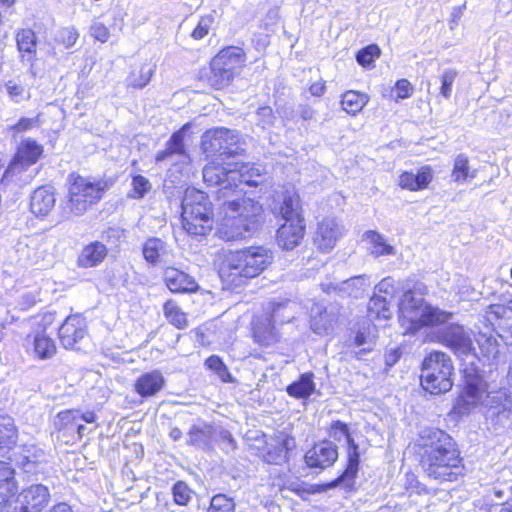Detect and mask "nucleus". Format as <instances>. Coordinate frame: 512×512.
I'll return each instance as SVG.
<instances>
[{"mask_svg":"<svg viewBox=\"0 0 512 512\" xmlns=\"http://www.w3.org/2000/svg\"><path fill=\"white\" fill-rule=\"evenodd\" d=\"M232 163L223 166L220 163H209L203 169V180L208 186H218V200H222V215L218 227V235L225 241H237L252 232L260 221L262 206L259 202L244 196L243 188H239L228 172Z\"/></svg>","mask_w":512,"mask_h":512,"instance_id":"1","label":"nucleus"},{"mask_svg":"<svg viewBox=\"0 0 512 512\" xmlns=\"http://www.w3.org/2000/svg\"><path fill=\"white\" fill-rule=\"evenodd\" d=\"M420 463L428 477L453 481L461 474L460 455L450 435L440 429L421 431L419 440Z\"/></svg>","mask_w":512,"mask_h":512,"instance_id":"2","label":"nucleus"},{"mask_svg":"<svg viewBox=\"0 0 512 512\" xmlns=\"http://www.w3.org/2000/svg\"><path fill=\"white\" fill-rule=\"evenodd\" d=\"M272 262L273 253L264 246L229 251L222 261L220 277L227 284L241 286L259 276Z\"/></svg>","mask_w":512,"mask_h":512,"instance_id":"3","label":"nucleus"},{"mask_svg":"<svg viewBox=\"0 0 512 512\" xmlns=\"http://www.w3.org/2000/svg\"><path fill=\"white\" fill-rule=\"evenodd\" d=\"M452 313L425 302L416 292H405L399 303V322L404 333H415L423 327H434L447 323Z\"/></svg>","mask_w":512,"mask_h":512,"instance_id":"4","label":"nucleus"},{"mask_svg":"<svg viewBox=\"0 0 512 512\" xmlns=\"http://www.w3.org/2000/svg\"><path fill=\"white\" fill-rule=\"evenodd\" d=\"M68 192L62 203L63 212L68 216H82L97 204L107 188L103 180H92L79 174L68 176Z\"/></svg>","mask_w":512,"mask_h":512,"instance_id":"5","label":"nucleus"},{"mask_svg":"<svg viewBox=\"0 0 512 512\" xmlns=\"http://www.w3.org/2000/svg\"><path fill=\"white\" fill-rule=\"evenodd\" d=\"M213 223V207L208 196L196 188H187L182 200L183 229L193 236H205Z\"/></svg>","mask_w":512,"mask_h":512,"instance_id":"6","label":"nucleus"},{"mask_svg":"<svg viewBox=\"0 0 512 512\" xmlns=\"http://www.w3.org/2000/svg\"><path fill=\"white\" fill-rule=\"evenodd\" d=\"M453 372L451 358L444 352L433 351L422 362L421 385L431 394L446 393L453 386Z\"/></svg>","mask_w":512,"mask_h":512,"instance_id":"7","label":"nucleus"},{"mask_svg":"<svg viewBox=\"0 0 512 512\" xmlns=\"http://www.w3.org/2000/svg\"><path fill=\"white\" fill-rule=\"evenodd\" d=\"M503 400H507V395L504 392L487 393L482 380L474 377L466 381L465 391L458 399L457 407L462 413L468 412L480 403L491 408H497L502 405V408L505 410L507 407L502 403Z\"/></svg>","mask_w":512,"mask_h":512,"instance_id":"8","label":"nucleus"},{"mask_svg":"<svg viewBox=\"0 0 512 512\" xmlns=\"http://www.w3.org/2000/svg\"><path fill=\"white\" fill-rule=\"evenodd\" d=\"M239 141V135L235 130L218 127L207 130L202 136V148L205 153L219 156L233 155L237 153L233 148Z\"/></svg>","mask_w":512,"mask_h":512,"instance_id":"9","label":"nucleus"},{"mask_svg":"<svg viewBox=\"0 0 512 512\" xmlns=\"http://www.w3.org/2000/svg\"><path fill=\"white\" fill-rule=\"evenodd\" d=\"M330 436L337 441L345 439L348 443V465L343 474L337 479V484H343L347 488H351L354 484L359 466L358 447L354 440L350 437L348 427L340 421H334L330 427Z\"/></svg>","mask_w":512,"mask_h":512,"instance_id":"10","label":"nucleus"},{"mask_svg":"<svg viewBox=\"0 0 512 512\" xmlns=\"http://www.w3.org/2000/svg\"><path fill=\"white\" fill-rule=\"evenodd\" d=\"M59 338L64 348L82 350L87 342L85 319L80 315H71L59 328Z\"/></svg>","mask_w":512,"mask_h":512,"instance_id":"11","label":"nucleus"},{"mask_svg":"<svg viewBox=\"0 0 512 512\" xmlns=\"http://www.w3.org/2000/svg\"><path fill=\"white\" fill-rule=\"evenodd\" d=\"M43 152L42 146L31 139L24 140L18 147L13 162L6 169L2 181L24 171L25 168L35 164Z\"/></svg>","mask_w":512,"mask_h":512,"instance_id":"12","label":"nucleus"},{"mask_svg":"<svg viewBox=\"0 0 512 512\" xmlns=\"http://www.w3.org/2000/svg\"><path fill=\"white\" fill-rule=\"evenodd\" d=\"M343 235V227L334 218H324L318 222L314 243L322 252L331 251Z\"/></svg>","mask_w":512,"mask_h":512,"instance_id":"13","label":"nucleus"},{"mask_svg":"<svg viewBox=\"0 0 512 512\" xmlns=\"http://www.w3.org/2000/svg\"><path fill=\"white\" fill-rule=\"evenodd\" d=\"M294 438L284 432L275 433L266 441V452L263 458L266 462L279 465L287 460V454L294 449Z\"/></svg>","mask_w":512,"mask_h":512,"instance_id":"14","label":"nucleus"},{"mask_svg":"<svg viewBox=\"0 0 512 512\" xmlns=\"http://www.w3.org/2000/svg\"><path fill=\"white\" fill-rule=\"evenodd\" d=\"M337 458V447L330 441H322L315 444L305 454L307 466L319 470L332 466Z\"/></svg>","mask_w":512,"mask_h":512,"instance_id":"15","label":"nucleus"},{"mask_svg":"<svg viewBox=\"0 0 512 512\" xmlns=\"http://www.w3.org/2000/svg\"><path fill=\"white\" fill-rule=\"evenodd\" d=\"M50 493L42 484L31 485L18 496L21 512H41L49 503Z\"/></svg>","mask_w":512,"mask_h":512,"instance_id":"16","label":"nucleus"},{"mask_svg":"<svg viewBox=\"0 0 512 512\" xmlns=\"http://www.w3.org/2000/svg\"><path fill=\"white\" fill-rule=\"evenodd\" d=\"M265 169L260 164L250 163H232V169L228 172V177L232 178L234 183L243 188V185L257 186L261 183Z\"/></svg>","mask_w":512,"mask_h":512,"instance_id":"17","label":"nucleus"},{"mask_svg":"<svg viewBox=\"0 0 512 512\" xmlns=\"http://www.w3.org/2000/svg\"><path fill=\"white\" fill-rule=\"evenodd\" d=\"M163 279L173 293H191L197 291L199 287L192 276L174 267H167L164 270Z\"/></svg>","mask_w":512,"mask_h":512,"instance_id":"18","label":"nucleus"},{"mask_svg":"<svg viewBox=\"0 0 512 512\" xmlns=\"http://www.w3.org/2000/svg\"><path fill=\"white\" fill-rule=\"evenodd\" d=\"M443 343L458 355H467L474 350L470 335L458 325L447 328L443 334Z\"/></svg>","mask_w":512,"mask_h":512,"instance_id":"19","label":"nucleus"},{"mask_svg":"<svg viewBox=\"0 0 512 512\" xmlns=\"http://www.w3.org/2000/svg\"><path fill=\"white\" fill-rule=\"evenodd\" d=\"M305 231L304 222H284L277 231V243L285 250H292L301 242Z\"/></svg>","mask_w":512,"mask_h":512,"instance_id":"20","label":"nucleus"},{"mask_svg":"<svg viewBox=\"0 0 512 512\" xmlns=\"http://www.w3.org/2000/svg\"><path fill=\"white\" fill-rule=\"evenodd\" d=\"M44 460V451L33 444L24 445L15 456L17 465L26 473H36Z\"/></svg>","mask_w":512,"mask_h":512,"instance_id":"21","label":"nucleus"},{"mask_svg":"<svg viewBox=\"0 0 512 512\" xmlns=\"http://www.w3.org/2000/svg\"><path fill=\"white\" fill-rule=\"evenodd\" d=\"M165 385V379L161 372L151 371L141 374L134 383V390L141 397H151L156 395Z\"/></svg>","mask_w":512,"mask_h":512,"instance_id":"22","label":"nucleus"},{"mask_svg":"<svg viewBox=\"0 0 512 512\" xmlns=\"http://www.w3.org/2000/svg\"><path fill=\"white\" fill-rule=\"evenodd\" d=\"M213 59L216 60L217 65L224 66L236 75L244 67L247 57L242 48L228 46L221 49Z\"/></svg>","mask_w":512,"mask_h":512,"instance_id":"23","label":"nucleus"},{"mask_svg":"<svg viewBox=\"0 0 512 512\" xmlns=\"http://www.w3.org/2000/svg\"><path fill=\"white\" fill-rule=\"evenodd\" d=\"M54 189L49 186L37 188L30 201V209L36 216H46L55 206Z\"/></svg>","mask_w":512,"mask_h":512,"instance_id":"24","label":"nucleus"},{"mask_svg":"<svg viewBox=\"0 0 512 512\" xmlns=\"http://www.w3.org/2000/svg\"><path fill=\"white\" fill-rule=\"evenodd\" d=\"M337 320L338 314L333 308L328 310L316 306L312 310L311 328L317 334L329 333L334 329Z\"/></svg>","mask_w":512,"mask_h":512,"instance_id":"25","label":"nucleus"},{"mask_svg":"<svg viewBox=\"0 0 512 512\" xmlns=\"http://www.w3.org/2000/svg\"><path fill=\"white\" fill-rule=\"evenodd\" d=\"M432 172L429 167L421 168L417 174L403 172L399 177V185L403 189L418 191L425 189L432 181Z\"/></svg>","mask_w":512,"mask_h":512,"instance_id":"26","label":"nucleus"},{"mask_svg":"<svg viewBox=\"0 0 512 512\" xmlns=\"http://www.w3.org/2000/svg\"><path fill=\"white\" fill-rule=\"evenodd\" d=\"M17 490L14 469L8 462L0 461V505L14 496Z\"/></svg>","mask_w":512,"mask_h":512,"instance_id":"27","label":"nucleus"},{"mask_svg":"<svg viewBox=\"0 0 512 512\" xmlns=\"http://www.w3.org/2000/svg\"><path fill=\"white\" fill-rule=\"evenodd\" d=\"M106 255V246L101 242L95 241L82 249L78 257V264L84 268L94 267L101 263Z\"/></svg>","mask_w":512,"mask_h":512,"instance_id":"28","label":"nucleus"},{"mask_svg":"<svg viewBox=\"0 0 512 512\" xmlns=\"http://www.w3.org/2000/svg\"><path fill=\"white\" fill-rule=\"evenodd\" d=\"M253 336L258 344L266 347L277 343L279 340V335L276 332L270 317L259 319L255 323Z\"/></svg>","mask_w":512,"mask_h":512,"instance_id":"29","label":"nucleus"},{"mask_svg":"<svg viewBox=\"0 0 512 512\" xmlns=\"http://www.w3.org/2000/svg\"><path fill=\"white\" fill-rule=\"evenodd\" d=\"M185 128L186 126L172 134L170 140L167 143L166 148L162 151H159L156 154V162H162L173 155L180 156L182 158L181 161L183 162L188 160L189 156L186 153L185 146L183 143V130Z\"/></svg>","mask_w":512,"mask_h":512,"instance_id":"30","label":"nucleus"},{"mask_svg":"<svg viewBox=\"0 0 512 512\" xmlns=\"http://www.w3.org/2000/svg\"><path fill=\"white\" fill-rule=\"evenodd\" d=\"M280 214L284 222H296L300 220L304 222L301 213L300 199L295 192L287 191L280 205Z\"/></svg>","mask_w":512,"mask_h":512,"instance_id":"31","label":"nucleus"},{"mask_svg":"<svg viewBox=\"0 0 512 512\" xmlns=\"http://www.w3.org/2000/svg\"><path fill=\"white\" fill-rule=\"evenodd\" d=\"M31 344L34 355L41 360L50 359L56 354V344L45 332L33 335Z\"/></svg>","mask_w":512,"mask_h":512,"instance_id":"32","label":"nucleus"},{"mask_svg":"<svg viewBox=\"0 0 512 512\" xmlns=\"http://www.w3.org/2000/svg\"><path fill=\"white\" fill-rule=\"evenodd\" d=\"M368 102L369 96L358 91H346L341 96L342 109L353 116L361 112Z\"/></svg>","mask_w":512,"mask_h":512,"instance_id":"33","label":"nucleus"},{"mask_svg":"<svg viewBox=\"0 0 512 512\" xmlns=\"http://www.w3.org/2000/svg\"><path fill=\"white\" fill-rule=\"evenodd\" d=\"M365 240L369 244V251L375 257L394 255L395 249L387 243L385 237L376 231H367Z\"/></svg>","mask_w":512,"mask_h":512,"instance_id":"34","label":"nucleus"},{"mask_svg":"<svg viewBox=\"0 0 512 512\" xmlns=\"http://www.w3.org/2000/svg\"><path fill=\"white\" fill-rule=\"evenodd\" d=\"M477 175V170L470 167L469 159L464 154H459L453 162L451 177L457 183H463L468 179H473Z\"/></svg>","mask_w":512,"mask_h":512,"instance_id":"35","label":"nucleus"},{"mask_svg":"<svg viewBox=\"0 0 512 512\" xmlns=\"http://www.w3.org/2000/svg\"><path fill=\"white\" fill-rule=\"evenodd\" d=\"M366 279L363 276L352 277L348 280L342 281L339 284H327L324 285L323 290L331 291L338 290L340 292L347 293L350 296L358 297L360 293L367 286Z\"/></svg>","mask_w":512,"mask_h":512,"instance_id":"36","label":"nucleus"},{"mask_svg":"<svg viewBox=\"0 0 512 512\" xmlns=\"http://www.w3.org/2000/svg\"><path fill=\"white\" fill-rule=\"evenodd\" d=\"M56 426L58 429L75 430L79 437H82L85 426L79 421L78 410H66L57 415Z\"/></svg>","mask_w":512,"mask_h":512,"instance_id":"37","label":"nucleus"},{"mask_svg":"<svg viewBox=\"0 0 512 512\" xmlns=\"http://www.w3.org/2000/svg\"><path fill=\"white\" fill-rule=\"evenodd\" d=\"M217 64L216 60L212 59L210 63L211 74L209 76V81L215 88L222 89L227 87L233 81L235 74L224 66Z\"/></svg>","mask_w":512,"mask_h":512,"instance_id":"38","label":"nucleus"},{"mask_svg":"<svg viewBox=\"0 0 512 512\" xmlns=\"http://www.w3.org/2000/svg\"><path fill=\"white\" fill-rule=\"evenodd\" d=\"M163 313L167 321L176 328L184 329L188 326L186 314L175 301H166L163 305Z\"/></svg>","mask_w":512,"mask_h":512,"instance_id":"39","label":"nucleus"},{"mask_svg":"<svg viewBox=\"0 0 512 512\" xmlns=\"http://www.w3.org/2000/svg\"><path fill=\"white\" fill-rule=\"evenodd\" d=\"M165 252V243L159 238H150L144 243L143 256L147 262L153 265L161 260Z\"/></svg>","mask_w":512,"mask_h":512,"instance_id":"40","label":"nucleus"},{"mask_svg":"<svg viewBox=\"0 0 512 512\" xmlns=\"http://www.w3.org/2000/svg\"><path fill=\"white\" fill-rule=\"evenodd\" d=\"M17 430L9 415L0 414V447H9L16 442Z\"/></svg>","mask_w":512,"mask_h":512,"instance_id":"41","label":"nucleus"},{"mask_svg":"<svg viewBox=\"0 0 512 512\" xmlns=\"http://www.w3.org/2000/svg\"><path fill=\"white\" fill-rule=\"evenodd\" d=\"M315 388L313 382V374L305 373L301 376V378L288 386L287 392L289 395L297 397V398H305L311 395Z\"/></svg>","mask_w":512,"mask_h":512,"instance_id":"42","label":"nucleus"},{"mask_svg":"<svg viewBox=\"0 0 512 512\" xmlns=\"http://www.w3.org/2000/svg\"><path fill=\"white\" fill-rule=\"evenodd\" d=\"M368 316L371 320L389 319L391 317V311L388 307L386 298L382 296H373L368 304Z\"/></svg>","mask_w":512,"mask_h":512,"instance_id":"43","label":"nucleus"},{"mask_svg":"<svg viewBox=\"0 0 512 512\" xmlns=\"http://www.w3.org/2000/svg\"><path fill=\"white\" fill-rule=\"evenodd\" d=\"M154 69L147 65H143L138 73L132 72L127 79V85L133 88L141 89L145 87L151 80Z\"/></svg>","mask_w":512,"mask_h":512,"instance_id":"44","label":"nucleus"},{"mask_svg":"<svg viewBox=\"0 0 512 512\" xmlns=\"http://www.w3.org/2000/svg\"><path fill=\"white\" fill-rule=\"evenodd\" d=\"M217 17V12L214 10L209 14L202 16L198 22V25L192 32V37L196 40L203 39L213 28Z\"/></svg>","mask_w":512,"mask_h":512,"instance_id":"45","label":"nucleus"},{"mask_svg":"<svg viewBox=\"0 0 512 512\" xmlns=\"http://www.w3.org/2000/svg\"><path fill=\"white\" fill-rule=\"evenodd\" d=\"M211 435V427L208 425H194L189 433L187 442L190 445L201 446L205 445Z\"/></svg>","mask_w":512,"mask_h":512,"instance_id":"46","label":"nucleus"},{"mask_svg":"<svg viewBox=\"0 0 512 512\" xmlns=\"http://www.w3.org/2000/svg\"><path fill=\"white\" fill-rule=\"evenodd\" d=\"M132 190L129 196L133 199L143 198L152 188L150 181L139 174L132 176Z\"/></svg>","mask_w":512,"mask_h":512,"instance_id":"47","label":"nucleus"},{"mask_svg":"<svg viewBox=\"0 0 512 512\" xmlns=\"http://www.w3.org/2000/svg\"><path fill=\"white\" fill-rule=\"evenodd\" d=\"M208 512H235V503L232 498L217 494L212 497Z\"/></svg>","mask_w":512,"mask_h":512,"instance_id":"48","label":"nucleus"},{"mask_svg":"<svg viewBox=\"0 0 512 512\" xmlns=\"http://www.w3.org/2000/svg\"><path fill=\"white\" fill-rule=\"evenodd\" d=\"M18 49L21 52L31 53L36 46V36L30 29H22L16 35Z\"/></svg>","mask_w":512,"mask_h":512,"instance_id":"49","label":"nucleus"},{"mask_svg":"<svg viewBox=\"0 0 512 512\" xmlns=\"http://www.w3.org/2000/svg\"><path fill=\"white\" fill-rule=\"evenodd\" d=\"M173 498L178 505H187L192 498V490L182 481H178L174 484Z\"/></svg>","mask_w":512,"mask_h":512,"instance_id":"50","label":"nucleus"},{"mask_svg":"<svg viewBox=\"0 0 512 512\" xmlns=\"http://www.w3.org/2000/svg\"><path fill=\"white\" fill-rule=\"evenodd\" d=\"M489 500L492 501H500L501 504L507 503L508 500L512 497V486L510 485H498L494 486L489 494L487 495Z\"/></svg>","mask_w":512,"mask_h":512,"instance_id":"51","label":"nucleus"},{"mask_svg":"<svg viewBox=\"0 0 512 512\" xmlns=\"http://www.w3.org/2000/svg\"><path fill=\"white\" fill-rule=\"evenodd\" d=\"M205 364L210 370L214 371L221 378L222 381L226 382L229 380L230 373L227 367L224 365V363L218 356H210L206 360Z\"/></svg>","mask_w":512,"mask_h":512,"instance_id":"52","label":"nucleus"},{"mask_svg":"<svg viewBox=\"0 0 512 512\" xmlns=\"http://www.w3.org/2000/svg\"><path fill=\"white\" fill-rule=\"evenodd\" d=\"M380 49L376 45H369L358 52L356 59L362 66H369L379 57Z\"/></svg>","mask_w":512,"mask_h":512,"instance_id":"53","label":"nucleus"},{"mask_svg":"<svg viewBox=\"0 0 512 512\" xmlns=\"http://www.w3.org/2000/svg\"><path fill=\"white\" fill-rule=\"evenodd\" d=\"M457 77V72L455 70H446L441 75V88H440V94L445 97L449 98L451 96L452 92V85Z\"/></svg>","mask_w":512,"mask_h":512,"instance_id":"54","label":"nucleus"},{"mask_svg":"<svg viewBox=\"0 0 512 512\" xmlns=\"http://www.w3.org/2000/svg\"><path fill=\"white\" fill-rule=\"evenodd\" d=\"M79 37L75 28L66 27L61 29L57 34V41L63 44L66 48L72 47Z\"/></svg>","mask_w":512,"mask_h":512,"instance_id":"55","label":"nucleus"},{"mask_svg":"<svg viewBox=\"0 0 512 512\" xmlns=\"http://www.w3.org/2000/svg\"><path fill=\"white\" fill-rule=\"evenodd\" d=\"M479 348L487 355L495 356L498 353L496 339L491 335L486 336L484 334L476 338Z\"/></svg>","mask_w":512,"mask_h":512,"instance_id":"56","label":"nucleus"},{"mask_svg":"<svg viewBox=\"0 0 512 512\" xmlns=\"http://www.w3.org/2000/svg\"><path fill=\"white\" fill-rule=\"evenodd\" d=\"M257 124L266 129L273 125L275 116L273 110L269 106L260 107L256 113Z\"/></svg>","mask_w":512,"mask_h":512,"instance_id":"57","label":"nucleus"},{"mask_svg":"<svg viewBox=\"0 0 512 512\" xmlns=\"http://www.w3.org/2000/svg\"><path fill=\"white\" fill-rule=\"evenodd\" d=\"M90 35L94 39L105 43L110 37V31L103 23L95 22L90 27Z\"/></svg>","mask_w":512,"mask_h":512,"instance_id":"58","label":"nucleus"},{"mask_svg":"<svg viewBox=\"0 0 512 512\" xmlns=\"http://www.w3.org/2000/svg\"><path fill=\"white\" fill-rule=\"evenodd\" d=\"M397 99H405L412 95L413 87L407 79H400L396 82Z\"/></svg>","mask_w":512,"mask_h":512,"instance_id":"59","label":"nucleus"},{"mask_svg":"<svg viewBox=\"0 0 512 512\" xmlns=\"http://www.w3.org/2000/svg\"><path fill=\"white\" fill-rule=\"evenodd\" d=\"M5 86L7 92L13 100L19 101L20 98L23 97L24 89L14 81H8Z\"/></svg>","mask_w":512,"mask_h":512,"instance_id":"60","label":"nucleus"},{"mask_svg":"<svg viewBox=\"0 0 512 512\" xmlns=\"http://www.w3.org/2000/svg\"><path fill=\"white\" fill-rule=\"evenodd\" d=\"M38 125V118H21L13 127L18 132L26 131Z\"/></svg>","mask_w":512,"mask_h":512,"instance_id":"61","label":"nucleus"},{"mask_svg":"<svg viewBox=\"0 0 512 512\" xmlns=\"http://www.w3.org/2000/svg\"><path fill=\"white\" fill-rule=\"evenodd\" d=\"M325 89H326V86H325L324 81L315 82L309 88L310 93L312 95L318 96V97L324 94Z\"/></svg>","mask_w":512,"mask_h":512,"instance_id":"62","label":"nucleus"},{"mask_svg":"<svg viewBox=\"0 0 512 512\" xmlns=\"http://www.w3.org/2000/svg\"><path fill=\"white\" fill-rule=\"evenodd\" d=\"M80 420H83L87 423H93L96 420V416L93 412H85V413L79 412V421Z\"/></svg>","mask_w":512,"mask_h":512,"instance_id":"63","label":"nucleus"},{"mask_svg":"<svg viewBox=\"0 0 512 512\" xmlns=\"http://www.w3.org/2000/svg\"><path fill=\"white\" fill-rule=\"evenodd\" d=\"M50 512H73V511L67 504L60 503L58 505H55Z\"/></svg>","mask_w":512,"mask_h":512,"instance_id":"64","label":"nucleus"}]
</instances>
